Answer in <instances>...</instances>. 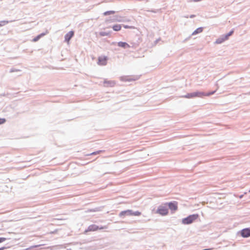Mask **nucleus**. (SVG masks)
Returning <instances> with one entry per match:
<instances>
[{"label": "nucleus", "instance_id": "1", "mask_svg": "<svg viewBox=\"0 0 250 250\" xmlns=\"http://www.w3.org/2000/svg\"><path fill=\"white\" fill-rule=\"evenodd\" d=\"M215 92V91H212L209 93H204L201 92H196L190 94H188L187 96H186V98H192L195 97H203L204 96H209L213 94Z\"/></svg>", "mask_w": 250, "mask_h": 250}, {"label": "nucleus", "instance_id": "2", "mask_svg": "<svg viewBox=\"0 0 250 250\" xmlns=\"http://www.w3.org/2000/svg\"><path fill=\"white\" fill-rule=\"evenodd\" d=\"M199 215L197 214L189 215L187 218L182 220V223L186 225L191 224L197 219Z\"/></svg>", "mask_w": 250, "mask_h": 250}, {"label": "nucleus", "instance_id": "3", "mask_svg": "<svg viewBox=\"0 0 250 250\" xmlns=\"http://www.w3.org/2000/svg\"><path fill=\"white\" fill-rule=\"evenodd\" d=\"M105 228V227H99L96 225H91L87 228V229L85 230V232H87L88 231H95L98 230V229H102Z\"/></svg>", "mask_w": 250, "mask_h": 250}, {"label": "nucleus", "instance_id": "4", "mask_svg": "<svg viewBox=\"0 0 250 250\" xmlns=\"http://www.w3.org/2000/svg\"><path fill=\"white\" fill-rule=\"evenodd\" d=\"M157 213L161 215H167L168 213V210L166 207L160 206L157 210Z\"/></svg>", "mask_w": 250, "mask_h": 250}, {"label": "nucleus", "instance_id": "5", "mask_svg": "<svg viewBox=\"0 0 250 250\" xmlns=\"http://www.w3.org/2000/svg\"><path fill=\"white\" fill-rule=\"evenodd\" d=\"M107 58L105 56L99 57L98 64L100 65H105L107 64Z\"/></svg>", "mask_w": 250, "mask_h": 250}, {"label": "nucleus", "instance_id": "6", "mask_svg": "<svg viewBox=\"0 0 250 250\" xmlns=\"http://www.w3.org/2000/svg\"><path fill=\"white\" fill-rule=\"evenodd\" d=\"M167 205L172 211H175L178 209L177 202H170L167 204Z\"/></svg>", "mask_w": 250, "mask_h": 250}, {"label": "nucleus", "instance_id": "7", "mask_svg": "<svg viewBox=\"0 0 250 250\" xmlns=\"http://www.w3.org/2000/svg\"><path fill=\"white\" fill-rule=\"evenodd\" d=\"M241 236L243 237H248L250 236V229L249 228L244 229L241 231Z\"/></svg>", "mask_w": 250, "mask_h": 250}, {"label": "nucleus", "instance_id": "8", "mask_svg": "<svg viewBox=\"0 0 250 250\" xmlns=\"http://www.w3.org/2000/svg\"><path fill=\"white\" fill-rule=\"evenodd\" d=\"M132 210L130 209L122 211L120 213L119 216L120 217H123L125 216H132Z\"/></svg>", "mask_w": 250, "mask_h": 250}, {"label": "nucleus", "instance_id": "9", "mask_svg": "<svg viewBox=\"0 0 250 250\" xmlns=\"http://www.w3.org/2000/svg\"><path fill=\"white\" fill-rule=\"evenodd\" d=\"M73 35H74V32L73 31H71L69 32L65 36V41L68 43L69 41H70V40L73 36Z\"/></svg>", "mask_w": 250, "mask_h": 250}, {"label": "nucleus", "instance_id": "10", "mask_svg": "<svg viewBox=\"0 0 250 250\" xmlns=\"http://www.w3.org/2000/svg\"><path fill=\"white\" fill-rule=\"evenodd\" d=\"M118 46L124 48H130V46L125 42H118Z\"/></svg>", "mask_w": 250, "mask_h": 250}, {"label": "nucleus", "instance_id": "11", "mask_svg": "<svg viewBox=\"0 0 250 250\" xmlns=\"http://www.w3.org/2000/svg\"><path fill=\"white\" fill-rule=\"evenodd\" d=\"M227 40V39H225L224 35L222 36L220 38H218L216 40L215 43L217 44H220L224 42V41Z\"/></svg>", "mask_w": 250, "mask_h": 250}, {"label": "nucleus", "instance_id": "12", "mask_svg": "<svg viewBox=\"0 0 250 250\" xmlns=\"http://www.w3.org/2000/svg\"><path fill=\"white\" fill-rule=\"evenodd\" d=\"M122 26L120 24H115L113 26L112 28L114 31H118L121 29Z\"/></svg>", "mask_w": 250, "mask_h": 250}, {"label": "nucleus", "instance_id": "13", "mask_svg": "<svg viewBox=\"0 0 250 250\" xmlns=\"http://www.w3.org/2000/svg\"><path fill=\"white\" fill-rule=\"evenodd\" d=\"M104 84L105 86H113L115 84V83L113 81H104Z\"/></svg>", "mask_w": 250, "mask_h": 250}, {"label": "nucleus", "instance_id": "14", "mask_svg": "<svg viewBox=\"0 0 250 250\" xmlns=\"http://www.w3.org/2000/svg\"><path fill=\"white\" fill-rule=\"evenodd\" d=\"M203 31V28L199 27L196 29L193 33L192 35H196L198 33H200Z\"/></svg>", "mask_w": 250, "mask_h": 250}, {"label": "nucleus", "instance_id": "15", "mask_svg": "<svg viewBox=\"0 0 250 250\" xmlns=\"http://www.w3.org/2000/svg\"><path fill=\"white\" fill-rule=\"evenodd\" d=\"M44 35H45L44 34H41L40 35H39L38 36H37V37H36L35 38H34L33 39V42H36L38 41Z\"/></svg>", "mask_w": 250, "mask_h": 250}, {"label": "nucleus", "instance_id": "16", "mask_svg": "<svg viewBox=\"0 0 250 250\" xmlns=\"http://www.w3.org/2000/svg\"><path fill=\"white\" fill-rule=\"evenodd\" d=\"M115 13V12L114 11H108L104 12V16H107L108 15L114 14Z\"/></svg>", "mask_w": 250, "mask_h": 250}, {"label": "nucleus", "instance_id": "17", "mask_svg": "<svg viewBox=\"0 0 250 250\" xmlns=\"http://www.w3.org/2000/svg\"><path fill=\"white\" fill-rule=\"evenodd\" d=\"M233 33V30H231V31H230L228 34L224 35L225 36V39H227L228 40L229 39V37L231 36Z\"/></svg>", "mask_w": 250, "mask_h": 250}, {"label": "nucleus", "instance_id": "18", "mask_svg": "<svg viewBox=\"0 0 250 250\" xmlns=\"http://www.w3.org/2000/svg\"><path fill=\"white\" fill-rule=\"evenodd\" d=\"M141 214V212L139 211H137L135 212H133L132 211V216H140Z\"/></svg>", "mask_w": 250, "mask_h": 250}, {"label": "nucleus", "instance_id": "19", "mask_svg": "<svg viewBox=\"0 0 250 250\" xmlns=\"http://www.w3.org/2000/svg\"><path fill=\"white\" fill-rule=\"evenodd\" d=\"M8 23V21H0V26H4Z\"/></svg>", "mask_w": 250, "mask_h": 250}, {"label": "nucleus", "instance_id": "20", "mask_svg": "<svg viewBox=\"0 0 250 250\" xmlns=\"http://www.w3.org/2000/svg\"><path fill=\"white\" fill-rule=\"evenodd\" d=\"M109 33L105 32H101L99 33V35L101 36H105L108 35Z\"/></svg>", "mask_w": 250, "mask_h": 250}, {"label": "nucleus", "instance_id": "21", "mask_svg": "<svg viewBox=\"0 0 250 250\" xmlns=\"http://www.w3.org/2000/svg\"><path fill=\"white\" fill-rule=\"evenodd\" d=\"M138 78H127L126 79H125V81H135Z\"/></svg>", "mask_w": 250, "mask_h": 250}, {"label": "nucleus", "instance_id": "22", "mask_svg": "<svg viewBox=\"0 0 250 250\" xmlns=\"http://www.w3.org/2000/svg\"><path fill=\"white\" fill-rule=\"evenodd\" d=\"M5 119L3 118H0V125L2 124L5 122Z\"/></svg>", "mask_w": 250, "mask_h": 250}, {"label": "nucleus", "instance_id": "23", "mask_svg": "<svg viewBox=\"0 0 250 250\" xmlns=\"http://www.w3.org/2000/svg\"><path fill=\"white\" fill-rule=\"evenodd\" d=\"M6 240V239L4 237L0 238V243L5 241Z\"/></svg>", "mask_w": 250, "mask_h": 250}, {"label": "nucleus", "instance_id": "24", "mask_svg": "<svg viewBox=\"0 0 250 250\" xmlns=\"http://www.w3.org/2000/svg\"><path fill=\"white\" fill-rule=\"evenodd\" d=\"M124 27L125 28H131V29H132V28H134V27H132V26H128V25H124Z\"/></svg>", "mask_w": 250, "mask_h": 250}, {"label": "nucleus", "instance_id": "25", "mask_svg": "<svg viewBox=\"0 0 250 250\" xmlns=\"http://www.w3.org/2000/svg\"><path fill=\"white\" fill-rule=\"evenodd\" d=\"M97 153H98V152H93V153H91V154H96Z\"/></svg>", "mask_w": 250, "mask_h": 250}, {"label": "nucleus", "instance_id": "26", "mask_svg": "<svg viewBox=\"0 0 250 250\" xmlns=\"http://www.w3.org/2000/svg\"><path fill=\"white\" fill-rule=\"evenodd\" d=\"M4 249V248H0V250H3Z\"/></svg>", "mask_w": 250, "mask_h": 250}, {"label": "nucleus", "instance_id": "27", "mask_svg": "<svg viewBox=\"0 0 250 250\" xmlns=\"http://www.w3.org/2000/svg\"><path fill=\"white\" fill-rule=\"evenodd\" d=\"M249 192H250V191H249Z\"/></svg>", "mask_w": 250, "mask_h": 250}]
</instances>
